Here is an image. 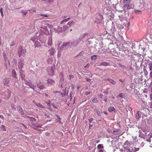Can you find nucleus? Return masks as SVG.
Masks as SVG:
<instances>
[{"label": "nucleus", "instance_id": "1", "mask_svg": "<svg viewBox=\"0 0 152 152\" xmlns=\"http://www.w3.org/2000/svg\"><path fill=\"white\" fill-rule=\"evenodd\" d=\"M129 45L127 43L121 44L119 45V50L125 52L129 48Z\"/></svg>", "mask_w": 152, "mask_h": 152}, {"label": "nucleus", "instance_id": "2", "mask_svg": "<svg viewBox=\"0 0 152 152\" xmlns=\"http://www.w3.org/2000/svg\"><path fill=\"white\" fill-rule=\"evenodd\" d=\"M134 7V4L128 3L124 4L122 7V8L124 10L126 11L129 9H133Z\"/></svg>", "mask_w": 152, "mask_h": 152}, {"label": "nucleus", "instance_id": "3", "mask_svg": "<svg viewBox=\"0 0 152 152\" xmlns=\"http://www.w3.org/2000/svg\"><path fill=\"white\" fill-rule=\"evenodd\" d=\"M85 34H83L80 35L79 38V39H77L75 40L74 42L71 43L72 45L73 46H76L79 44L80 42V41L82 39L85 37Z\"/></svg>", "mask_w": 152, "mask_h": 152}, {"label": "nucleus", "instance_id": "4", "mask_svg": "<svg viewBox=\"0 0 152 152\" xmlns=\"http://www.w3.org/2000/svg\"><path fill=\"white\" fill-rule=\"evenodd\" d=\"M26 52V50L23 49L22 46H20L19 47L18 51V55H19V56H20L21 55H23V56L24 55H25Z\"/></svg>", "mask_w": 152, "mask_h": 152}, {"label": "nucleus", "instance_id": "5", "mask_svg": "<svg viewBox=\"0 0 152 152\" xmlns=\"http://www.w3.org/2000/svg\"><path fill=\"white\" fill-rule=\"evenodd\" d=\"M130 146V144L129 142L128 141H126L124 143L123 145V148L124 149L130 151V149L129 148Z\"/></svg>", "mask_w": 152, "mask_h": 152}, {"label": "nucleus", "instance_id": "6", "mask_svg": "<svg viewBox=\"0 0 152 152\" xmlns=\"http://www.w3.org/2000/svg\"><path fill=\"white\" fill-rule=\"evenodd\" d=\"M24 65V64L23 62V60H20V61L18 63V67L19 69L20 70H21L23 68V66Z\"/></svg>", "mask_w": 152, "mask_h": 152}, {"label": "nucleus", "instance_id": "7", "mask_svg": "<svg viewBox=\"0 0 152 152\" xmlns=\"http://www.w3.org/2000/svg\"><path fill=\"white\" fill-rule=\"evenodd\" d=\"M95 149V148L93 144H90L88 147V150L90 151V152H94Z\"/></svg>", "mask_w": 152, "mask_h": 152}, {"label": "nucleus", "instance_id": "8", "mask_svg": "<svg viewBox=\"0 0 152 152\" xmlns=\"http://www.w3.org/2000/svg\"><path fill=\"white\" fill-rule=\"evenodd\" d=\"M48 52L50 56L53 55L55 53L56 51L54 48H51L48 50Z\"/></svg>", "mask_w": 152, "mask_h": 152}, {"label": "nucleus", "instance_id": "9", "mask_svg": "<svg viewBox=\"0 0 152 152\" xmlns=\"http://www.w3.org/2000/svg\"><path fill=\"white\" fill-rule=\"evenodd\" d=\"M32 125L34 126L33 127H32V128L35 129H36V130H38V131H41V130L40 129H37V128H38V127H39L40 128H42V126L41 125H40V126H39V125H35V124H34L33 123H32Z\"/></svg>", "mask_w": 152, "mask_h": 152}, {"label": "nucleus", "instance_id": "10", "mask_svg": "<svg viewBox=\"0 0 152 152\" xmlns=\"http://www.w3.org/2000/svg\"><path fill=\"white\" fill-rule=\"evenodd\" d=\"M112 133L114 134L117 135L121 133V130L119 129H117L116 130H113V131Z\"/></svg>", "mask_w": 152, "mask_h": 152}, {"label": "nucleus", "instance_id": "11", "mask_svg": "<svg viewBox=\"0 0 152 152\" xmlns=\"http://www.w3.org/2000/svg\"><path fill=\"white\" fill-rule=\"evenodd\" d=\"M55 83V81L53 80L49 79L48 80V85H52L54 84Z\"/></svg>", "mask_w": 152, "mask_h": 152}, {"label": "nucleus", "instance_id": "12", "mask_svg": "<svg viewBox=\"0 0 152 152\" xmlns=\"http://www.w3.org/2000/svg\"><path fill=\"white\" fill-rule=\"evenodd\" d=\"M142 113L140 111H137L135 115L136 118L137 119H139L141 117Z\"/></svg>", "mask_w": 152, "mask_h": 152}, {"label": "nucleus", "instance_id": "13", "mask_svg": "<svg viewBox=\"0 0 152 152\" xmlns=\"http://www.w3.org/2000/svg\"><path fill=\"white\" fill-rule=\"evenodd\" d=\"M17 109L20 113L22 115H23L24 112L22 108L20 107H18L17 108Z\"/></svg>", "mask_w": 152, "mask_h": 152}, {"label": "nucleus", "instance_id": "14", "mask_svg": "<svg viewBox=\"0 0 152 152\" xmlns=\"http://www.w3.org/2000/svg\"><path fill=\"white\" fill-rule=\"evenodd\" d=\"M33 102L37 106H38L41 108H45V107L41 103H37L36 102H35L34 101H33Z\"/></svg>", "mask_w": 152, "mask_h": 152}, {"label": "nucleus", "instance_id": "15", "mask_svg": "<svg viewBox=\"0 0 152 152\" xmlns=\"http://www.w3.org/2000/svg\"><path fill=\"white\" fill-rule=\"evenodd\" d=\"M26 118H28L31 121H32L31 123H33L34 124H35L33 122H35L36 121V119L32 117H29L28 116H27Z\"/></svg>", "mask_w": 152, "mask_h": 152}, {"label": "nucleus", "instance_id": "16", "mask_svg": "<svg viewBox=\"0 0 152 152\" xmlns=\"http://www.w3.org/2000/svg\"><path fill=\"white\" fill-rule=\"evenodd\" d=\"M48 44L50 46H51L52 44V39L51 37H50L48 38Z\"/></svg>", "mask_w": 152, "mask_h": 152}, {"label": "nucleus", "instance_id": "17", "mask_svg": "<svg viewBox=\"0 0 152 152\" xmlns=\"http://www.w3.org/2000/svg\"><path fill=\"white\" fill-rule=\"evenodd\" d=\"M105 80H107L109 81L112 84L115 85L116 84V82L114 80L110 78H108L105 79Z\"/></svg>", "mask_w": 152, "mask_h": 152}, {"label": "nucleus", "instance_id": "18", "mask_svg": "<svg viewBox=\"0 0 152 152\" xmlns=\"http://www.w3.org/2000/svg\"><path fill=\"white\" fill-rule=\"evenodd\" d=\"M96 111L97 114L99 115L100 116L102 114V110L100 109H96Z\"/></svg>", "mask_w": 152, "mask_h": 152}, {"label": "nucleus", "instance_id": "19", "mask_svg": "<svg viewBox=\"0 0 152 152\" xmlns=\"http://www.w3.org/2000/svg\"><path fill=\"white\" fill-rule=\"evenodd\" d=\"M110 64L109 63L106 62H102L100 64V66H109Z\"/></svg>", "mask_w": 152, "mask_h": 152}, {"label": "nucleus", "instance_id": "20", "mask_svg": "<svg viewBox=\"0 0 152 152\" xmlns=\"http://www.w3.org/2000/svg\"><path fill=\"white\" fill-rule=\"evenodd\" d=\"M12 76L14 77L17 78V75L16 74V72L15 70L14 69L12 70Z\"/></svg>", "mask_w": 152, "mask_h": 152}, {"label": "nucleus", "instance_id": "21", "mask_svg": "<svg viewBox=\"0 0 152 152\" xmlns=\"http://www.w3.org/2000/svg\"><path fill=\"white\" fill-rule=\"evenodd\" d=\"M55 69L54 66L51 67V72L50 73V74L51 75H54V71Z\"/></svg>", "mask_w": 152, "mask_h": 152}, {"label": "nucleus", "instance_id": "22", "mask_svg": "<svg viewBox=\"0 0 152 152\" xmlns=\"http://www.w3.org/2000/svg\"><path fill=\"white\" fill-rule=\"evenodd\" d=\"M67 24L70 26H71L74 25L75 24V22L73 21H71L68 22Z\"/></svg>", "mask_w": 152, "mask_h": 152}, {"label": "nucleus", "instance_id": "23", "mask_svg": "<svg viewBox=\"0 0 152 152\" xmlns=\"http://www.w3.org/2000/svg\"><path fill=\"white\" fill-rule=\"evenodd\" d=\"M149 69L150 71H152V62L150 61L148 64Z\"/></svg>", "mask_w": 152, "mask_h": 152}, {"label": "nucleus", "instance_id": "24", "mask_svg": "<svg viewBox=\"0 0 152 152\" xmlns=\"http://www.w3.org/2000/svg\"><path fill=\"white\" fill-rule=\"evenodd\" d=\"M132 0H123V3L124 4L128 3H130Z\"/></svg>", "mask_w": 152, "mask_h": 152}, {"label": "nucleus", "instance_id": "25", "mask_svg": "<svg viewBox=\"0 0 152 152\" xmlns=\"http://www.w3.org/2000/svg\"><path fill=\"white\" fill-rule=\"evenodd\" d=\"M41 28L43 29V31H45V33L46 34H47V35L48 34V31L47 28L41 27Z\"/></svg>", "mask_w": 152, "mask_h": 152}, {"label": "nucleus", "instance_id": "26", "mask_svg": "<svg viewBox=\"0 0 152 152\" xmlns=\"http://www.w3.org/2000/svg\"><path fill=\"white\" fill-rule=\"evenodd\" d=\"M108 110L110 112H112L113 111H115V109L113 107H110L108 109Z\"/></svg>", "mask_w": 152, "mask_h": 152}, {"label": "nucleus", "instance_id": "27", "mask_svg": "<svg viewBox=\"0 0 152 152\" xmlns=\"http://www.w3.org/2000/svg\"><path fill=\"white\" fill-rule=\"evenodd\" d=\"M34 45L35 47H41V45L40 42H38V41H35Z\"/></svg>", "mask_w": 152, "mask_h": 152}, {"label": "nucleus", "instance_id": "28", "mask_svg": "<svg viewBox=\"0 0 152 152\" xmlns=\"http://www.w3.org/2000/svg\"><path fill=\"white\" fill-rule=\"evenodd\" d=\"M139 150V148H135L134 147L132 148V151L134 152H136L137 151H138Z\"/></svg>", "mask_w": 152, "mask_h": 152}, {"label": "nucleus", "instance_id": "29", "mask_svg": "<svg viewBox=\"0 0 152 152\" xmlns=\"http://www.w3.org/2000/svg\"><path fill=\"white\" fill-rule=\"evenodd\" d=\"M70 19V18H68L65 19L63 20L61 23V24H63L64 22H66L68 21L69 19Z\"/></svg>", "mask_w": 152, "mask_h": 152}, {"label": "nucleus", "instance_id": "30", "mask_svg": "<svg viewBox=\"0 0 152 152\" xmlns=\"http://www.w3.org/2000/svg\"><path fill=\"white\" fill-rule=\"evenodd\" d=\"M45 102L47 104V105L48 106V108L49 109H50V108H51V102L50 101H49L48 102Z\"/></svg>", "mask_w": 152, "mask_h": 152}, {"label": "nucleus", "instance_id": "31", "mask_svg": "<svg viewBox=\"0 0 152 152\" xmlns=\"http://www.w3.org/2000/svg\"><path fill=\"white\" fill-rule=\"evenodd\" d=\"M54 0H41L42 1H44L45 3H50L53 2Z\"/></svg>", "mask_w": 152, "mask_h": 152}, {"label": "nucleus", "instance_id": "32", "mask_svg": "<svg viewBox=\"0 0 152 152\" xmlns=\"http://www.w3.org/2000/svg\"><path fill=\"white\" fill-rule=\"evenodd\" d=\"M21 12L22 14V15H26L28 13L27 11H24L23 10L21 11Z\"/></svg>", "mask_w": 152, "mask_h": 152}, {"label": "nucleus", "instance_id": "33", "mask_svg": "<svg viewBox=\"0 0 152 152\" xmlns=\"http://www.w3.org/2000/svg\"><path fill=\"white\" fill-rule=\"evenodd\" d=\"M97 148L98 149H101L103 148H104V146L103 144H99L98 145Z\"/></svg>", "mask_w": 152, "mask_h": 152}, {"label": "nucleus", "instance_id": "34", "mask_svg": "<svg viewBox=\"0 0 152 152\" xmlns=\"http://www.w3.org/2000/svg\"><path fill=\"white\" fill-rule=\"evenodd\" d=\"M135 13L137 15L141 14L142 12L140 10H135Z\"/></svg>", "mask_w": 152, "mask_h": 152}, {"label": "nucleus", "instance_id": "35", "mask_svg": "<svg viewBox=\"0 0 152 152\" xmlns=\"http://www.w3.org/2000/svg\"><path fill=\"white\" fill-rule=\"evenodd\" d=\"M109 88H107L106 89V91H104L103 92L104 94L106 95H107L108 94V92H109Z\"/></svg>", "mask_w": 152, "mask_h": 152}, {"label": "nucleus", "instance_id": "36", "mask_svg": "<svg viewBox=\"0 0 152 152\" xmlns=\"http://www.w3.org/2000/svg\"><path fill=\"white\" fill-rule=\"evenodd\" d=\"M69 43L70 42H65L63 43V46L66 47L69 45Z\"/></svg>", "mask_w": 152, "mask_h": 152}, {"label": "nucleus", "instance_id": "37", "mask_svg": "<svg viewBox=\"0 0 152 152\" xmlns=\"http://www.w3.org/2000/svg\"><path fill=\"white\" fill-rule=\"evenodd\" d=\"M38 88H39L41 90L45 88V87L44 86L42 85L39 86H38Z\"/></svg>", "mask_w": 152, "mask_h": 152}, {"label": "nucleus", "instance_id": "38", "mask_svg": "<svg viewBox=\"0 0 152 152\" xmlns=\"http://www.w3.org/2000/svg\"><path fill=\"white\" fill-rule=\"evenodd\" d=\"M96 58V56L95 55H94L91 56V59L93 60H95Z\"/></svg>", "mask_w": 152, "mask_h": 152}, {"label": "nucleus", "instance_id": "39", "mask_svg": "<svg viewBox=\"0 0 152 152\" xmlns=\"http://www.w3.org/2000/svg\"><path fill=\"white\" fill-rule=\"evenodd\" d=\"M121 152H132V151H131L124 149L122 150Z\"/></svg>", "mask_w": 152, "mask_h": 152}, {"label": "nucleus", "instance_id": "40", "mask_svg": "<svg viewBox=\"0 0 152 152\" xmlns=\"http://www.w3.org/2000/svg\"><path fill=\"white\" fill-rule=\"evenodd\" d=\"M92 102L93 103H96L98 102V101L96 98H94L92 100Z\"/></svg>", "mask_w": 152, "mask_h": 152}, {"label": "nucleus", "instance_id": "41", "mask_svg": "<svg viewBox=\"0 0 152 152\" xmlns=\"http://www.w3.org/2000/svg\"><path fill=\"white\" fill-rule=\"evenodd\" d=\"M40 15L41 16H44L45 17H48V15L46 14H41Z\"/></svg>", "mask_w": 152, "mask_h": 152}, {"label": "nucleus", "instance_id": "42", "mask_svg": "<svg viewBox=\"0 0 152 152\" xmlns=\"http://www.w3.org/2000/svg\"><path fill=\"white\" fill-rule=\"evenodd\" d=\"M0 12H1V14L2 16H3V9L2 8H1L0 9Z\"/></svg>", "mask_w": 152, "mask_h": 152}, {"label": "nucleus", "instance_id": "43", "mask_svg": "<svg viewBox=\"0 0 152 152\" xmlns=\"http://www.w3.org/2000/svg\"><path fill=\"white\" fill-rule=\"evenodd\" d=\"M90 92H85L84 93L85 95L86 96H87L89 94H90Z\"/></svg>", "mask_w": 152, "mask_h": 152}, {"label": "nucleus", "instance_id": "44", "mask_svg": "<svg viewBox=\"0 0 152 152\" xmlns=\"http://www.w3.org/2000/svg\"><path fill=\"white\" fill-rule=\"evenodd\" d=\"M118 97H121V98H123V94L122 93H121L118 96H117Z\"/></svg>", "mask_w": 152, "mask_h": 152}, {"label": "nucleus", "instance_id": "45", "mask_svg": "<svg viewBox=\"0 0 152 152\" xmlns=\"http://www.w3.org/2000/svg\"><path fill=\"white\" fill-rule=\"evenodd\" d=\"M2 128H3L2 130L3 131H6V129L5 128V126L4 125H2Z\"/></svg>", "mask_w": 152, "mask_h": 152}, {"label": "nucleus", "instance_id": "46", "mask_svg": "<svg viewBox=\"0 0 152 152\" xmlns=\"http://www.w3.org/2000/svg\"><path fill=\"white\" fill-rule=\"evenodd\" d=\"M99 96L102 99L103 98L104 96H103V95L102 94H100L99 95Z\"/></svg>", "mask_w": 152, "mask_h": 152}, {"label": "nucleus", "instance_id": "47", "mask_svg": "<svg viewBox=\"0 0 152 152\" xmlns=\"http://www.w3.org/2000/svg\"><path fill=\"white\" fill-rule=\"evenodd\" d=\"M93 120V118H91L90 119H89V121L90 123H91L92 122Z\"/></svg>", "mask_w": 152, "mask_h": 152}, {"label": "nucleus", "instance_id": "48", "mask_svg": "<svg viewBox=\"0 0 152 152\" xmlns=\"http://www.w3.org/2000/svg\"><path fill=\"white\" fill-rule=\"evenodd\" d=\"M0 118L3 120H4V117L2 115H0Z\"/></svg>", "mask_w": 152, "mask_h": 152}, {"label": "nucleus", "instance_id": "49", "mask_svg": "<svg viewBox=\"0 0 152 152\" xmlns=\"http://www.w3.org/2000/svg\"><path fill=\"white\" fill-rule=\"evenodd\" d=\"M99 152H104V151L102 149H99L98 150Z\"/></svg>", "mask_w": 152, "mask_h": 152}, {"label": "nucleus", "instance_id": "50", "mask_svg": "<svg viewBox=\"0 0 152 152\" xmlns=\"http://www.w3.org/2000/svg\"><path fill=\"white\" fill-rule=\"evenodd\" d=\"M143 92L144 93H147V92H148V91H147V89H145V90L143 91Z\"/></svg>", "mask_w": 152, "mask_h": 152}, {"label": "nucleus", "instance_id": "51", "mask_svg": "<svg viewBox=\"0 0 152 152\" xmlns=\"http://www.w3.org/2000/svg\"><path fill=\"white\" fill-rule=\"evenodd\" d=\"M120 66L122 68H124L125 67V66H124L121 65V64L120 65Z\"/></svg>", "mask_w": 152, "mask_h": 152}, {"label": "nucleus", "instance_id": "52", "mask_svg": "<svg viewBox=\"0 0 152 152\" xmlns=\"http://www.w3.org/2000/svg\"><path fill=\"white\" fill-rule=\"evenodd\" d=\"M56 116L58 117V118L59 119V121L60 122V120H61L60 118L58 115H56Z\"/></svg>", "mask_w": 152, "mask_h": 152}, {"label": "nucleus", "instance_id": "53", "mask_svg": "<svg viewBox=\"0 0 152 152\" xmlns=\"http://www.w3.org/2000/svg\"><path fill=\"white\" fill-rule=\"evenodd\" d=\"M58 47H59L60 45L61 44V42H60V41H58Z\"/></svg>", "mask_w": 152, "mask_h": 152}, {"label": "nucleus", "instance_id": "54", "mask_svg": "<svg viewBox=\"0 0 152 152\" xmlns=\"http://www.w3.org/2000/svg\"><path fill=\"white\" fill-rule=\"evenodd\" d=\"M150 77L152 78V72H151L150 73Z\"/></svg>", "mask_w": 152, "mask_h": 152}, {"label": "nucleus", "instance_id": "55", "mask_svg": "<svg viewBox=\"0 0 152 152\" xmlns=\"http://www.w3.org/2000/svg\"><path fill=\"white\" fill-rule=\"evenodd\" d=\"M49 133L48 132H46L45 133V135L47 136H49Z\"/></svg>", "mask_w": 152, "mask_h": 152}, {"label": "nucleus", "instance_id": "56", "mask_svg": "<svg viewBox=\"0 0 152 152\" xmlns=\"http://www.w3.org/2000/svg\"><path fill=\"white\" fill-rule=\"evenodd\" d=\"M150 98L152 100V93L150 95Z\"/></svg>", "mask_w": 152, "mask_h": 152}, {"label": "nucleus", "instance_id": "57", "mask_svg": "<svg viewBox=\"0 0 152 152\" xmlns=\"http://www.w3.org/2000/svg\"><path fill=\"white\" fill-rule=\"evenodd\" d=\"M146 141L148 142H150L151 141V140L150 139H147L146 140Z\"/></svg>", "mask_w": 152, "mask_h": 152}, {"label": "nucleus", "instance_id": "58", "mask_svg": "<svg viewBox=\"0 0 152 152\" xmlns=\"http://www.w3.org/2000/svg\"><path fill=\"white\" fill-rule=\"evenodd\" d=\"M69 78H70V79H71V78L72 77H73V76L72 75H69Z\"/></svg>", "mask_w": 152, "mask_h": 152}, {"label": "nucleus", "instance_id": "59", "mask_svg": "<svg viewBox=\"0 0 152 152\" xmlns=\"http://www.w3.org/2000/svg\"><path fill=\"white\" fill-rule=\"evenodd\" d=\"M99 15L100 16L101 18H102V19L103 18V16L102 15H100V14H99Z\"/></svg>", "mask_w": 152, "mask_h": 152}, {"label": "nucleus", "instance_id": "60", "mask_svg": "<svg viewBox=\"0 0 152 152\" xmlns=\"http://www.w3.org/2000/svg\"><path fill=\"white\" fill-rule=\"evenodd\" d=\"M53 107L54 108H57V107H56L55 105H54V104H53Z\"/></svg>", "mask_w": 152, "mask_h": 152}, {"label": "nucleus", "instance_id": "61", "mask_svg": "<svg viewBox=\"0 0 152 152\" xmlns=\"http://www.w3.org/2000/svg\"><path fill=\"white\" fill-rule=\"evenodd\" d=\"M119 80L122 83H123V82H124V81L123 80H121V79H120Z\"/></svg>", "mask_w": 152, "mask_h": 152}, {"label": "nucleus", "instance_id": "62", "mask_svg": "<svg viewBox=\"0 0 152 152\" xmlns=\"http://www.w3.org/2000/svg\"><path fill=\"white\" fill-rule=\"evenodd\" d=\"M45 94V95L46 96H48V95L47 94H46V93H45V94Z\"/></svg>", "mask_w": 152, "mask_h": 152}, {"label": "nucleus", "instance_id": "63", "mask_svg": "<svg viewBox=\"0 0 152 152\" xmlns=\"http://www.w3.org/2000/svg\"><path fill=\"white\" fill-rule=\"evenodd\" d=\"M151 107L152 108V102H151Z\"/></svg>", "mask_w": 152, "mask_h": 152}, {"label": "nucleus", "instance_id": "64", "mask_svg": "<svg viewBox=\"0 0 152 152\" xmlns=\"http://www.w3.org/2000/svg\"><path fill=\"white\" fill-rule=\"evenodd\" d=\"M90 79H88L87 78V79L86 80L87 81H89V80Z\"/></svg>", "mask_w": 152, "mask_h": 152}]
</instances>
